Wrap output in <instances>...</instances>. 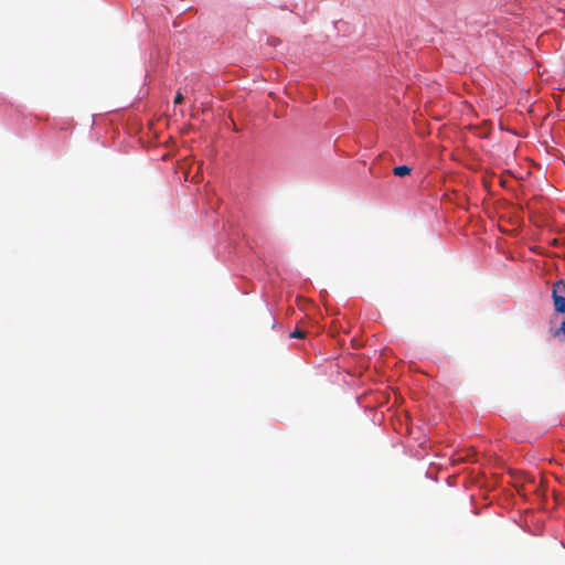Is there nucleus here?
<instances>
[{
	"instance_id": "obj_1",
	"label": "nucleus",
	"mask_w": 565,
	"mask_h": 565,
	"mask_svg": "<svg viewBox=\"0 0 565 565\" xmlns=\"http://www.w3.org/2000/svg\"><path fill=\"white\" fill-rule=\"evenodd\" d=\"M552 298L556 313H565V282L558 280L553 285ZM550 335L558 342L565 343V319L557 326L556 317L550 320Z\"/></svg>"
},
{
	"instance_id": "obj_2",
	"label": "nucleus",
	"mask_w": 565,
	"mask_h": 565,
	"mask_svg": "<svg viewBox=\"0 0 565 565\" xmlns=\"http://www.w3.org/2000/svg\"><path fill=\"white\" fill-rule=\"evenodd\" d=\"M411 168L408 166H397L393 169V173L396 177H405L411 173Z\"/></svg>"
},
{
	"instance_id": "obj_3",
	"label": "nucleus",
	"mask_w": 565,
	"mask_h": 565,
	"mask_svg": "<svg viewBox=\"0 0 565 565\" xmlns=\"http://www.w3.org/2000/svg\"><path fill=\"white\" fill-rule=\"evenodd\" d=\"M305 335H306V332H305V331H302V330H300V329H296L295 331H292V332L290 333V337H291V338H298V339H303V338H305Z\"/></svg>"
},
{
	"instance_id": "obj_4",
	"label": "nucleus",
	"mask_w": 565,
	"mask_h": 565,
	"mask_svg": "<svg viewBox=\"0 0 565 565\" xmlns=\"http://www.w3.org/2000/svg\"><path fill=\"white\" fill-rule=\"evenodd\" d=\"M184 97L181 93H177L175 97H174V104H181L183 102Z\"/></svg>"
}]
</instances>
